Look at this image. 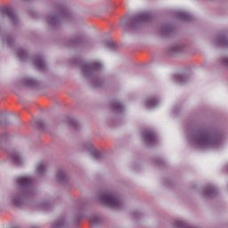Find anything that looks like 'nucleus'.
I'll return each instance as SVG.
<instances>
[{
	"label": "nucleus",
	"mask_w": 228,
	"mask_h": 228,
	"mask_svg": "<svg viewBox=\"0 0 228 228\" xmlns=\"http://www.w3.org/2000/svg\"><path fill=\"white\" fill-rule=\"evenodd\" d=\"M101 201L108 208H112L113 209H118L122 206V201L118 196L110 193H103L101 196Z\"/></svg>",
	"instance_id": "nucleus-1"
},
{
	"label": "nucleus",
	"mask_w": 228,
	"mask_h": 228,
	"mask_svg": "<svg viewBox=\"0 0 228 228\" xmlns=\"http://www.w3.org/2000/svg\"><path fill=\"white\" fill-rule=\"evenodd\" d=\"M196 142L200 145H216L218 143V137L213 136V134L203 132L196 137Z\"/></svg>",
	"instance_id": "nucleus-2"
},
{
	"label": "nucleus",
	"mask_w": 228,
	"mask_h": 228,
	"mask_svg": "<svg viewBox=\"0 0 228 228\" xmlns=\"http://www.w3.org/2000/svg\"><path fill=\"white\" fill-rule=\"evenodd\" d=\"M152 19V15L149 12H141L133 17V25L143 24V22H149Z\"/></svg>",
	"instance_id": "nucleus-3"
},
{
	"label": "nucleus",
	"mask_w": 228,
	"mask_h": 228,
	"mask_svg": "<svg viewBox=\"0 0 228 228\" xmlns=\"http://www.w3.org/2000/svg\"><path fill=\"white\" fill-rule=\"evenodd\" d=\"M101 67V63L99 62H93L90 64H85L82 68L84 74H89L90 72H94V70L99 69Z\"/></svg>",
	"instance_id": "nucleus-4"
},
{
	"label": "nucleus",
	"mask_w": 228,
	"mask_h": 228,
	"mask_svg": "<svg viewBox=\"0 0 228 228\" xmlns=\"http://www.w3.org/2000/svg\"><path fill=\"white\" fill-rule=\"evenodd\" d=\"M2 13L3 15H6V17H9L12 22H15V20H17V16H15V12H13V10L12 9L4 8L3 9Z\"/></svg>",
	"instance_id": "nucleus-5"
},
{
	"label": "nucleus",
	"mask_w": 228,
	"mask_h": 228,
	"mask_svg": "<svg viewBox=\"0 0 228 228\" xmlns=\"http://www.w3.org/2000/svg\"><path fill=\"white\" fill-rule=\"evenodd\" d=\"M86 149L92 154L94 159H99L101 158V153L95 150L92 143H89Z\"/></svg>",
	"instance_id": "nucleus-6"
},
{
	"label": "nucleus",
	"mask_w": 228,
	"mask_h": 228,
	"mask_svg": "<svg viewBox=\"0 0 228 228\" xmlns=\"http://www.w3.org/2000/svg\"><path fill=\"white\" fill-rule=\"evenodd\" d=\"M17 183L20 186H29L31 184V178L28 176H20L17 179Z\"/></svg>",
	"instance_id": "nucleus-7"
},
{
	"label": "nucleus",
	"mask_w": 228,
	"mask_h": 228,
	"mask_svg": "<svg viewBox=\"0 0 228 228\" xmlns=\"http://www.w3.org/2000/svg\"><path fill=\"white\" fill-rule=\"evenodd\" d=\"M144 140L148 143H154L156 142V135L152 132H147L144 134Z\"/></svg>",
	"instance_id": "nucleus-8"
},
{
	"label": "nucleus",
	"mask_w": 228,
	"mask_h": 228,
	"mask_svg": "<svg viewBox=\"0 0 228 228\" xmlns=\"http://www.w3.org/2000/svg\"><path fill=\"white\" fill-rule=\"evenodd\" d=\"M35 66L37 69H42L44 67H45V62H44L42 58H38L35 61Z\"/></svg>",
	"instance_id": "nucleus-9"
},
{
	"label": "nucleus",
	"mask_w": 228,
	"mask_h": 228,
	"mask_svg": "<svg viewBox=\"0 0 228 228\" xmlns=\"http://www.w3.org/2000/svg\"><path fill=\"white\" fill-rule=\"evenodd\" d=\"M12 159L13 163H15L16 165H20L21 160H20V157L19 156V153H13L12 155Z\"/></svg>",
	"instance_id": "nucleus-10"
},
{
	"label": "nucleus",
	"mask_w": 228,
	"mask_h": 228,
	"mask_svg": "<svg viewBox=\"0 0 228 228\" xmlns=\"http://www.w3.org/2000/svg\"><path fill=\"white\" fill-rule=\"evenodd\" d=\"M207 195H209V197L216 195V189L213 186L208 187L207 190Z\"/></svg>",
	"instance_id": "nucleus-11"
},
{
	"label": "nucleus",
	"mask_w": 228,
	"mask_h": 228,
	"mask_svg": "<svg viewBox=\"0 0 228 228\" xmlns=\"http://www.w3.org/2000/svg\"><path fill=\"white\" fill-rule=\"evenodd\" d=\"M158 104V102L156 101V99H151V100H149L147 102H146V106L148 108H154V106H156Z\"/></svg>",
	"instance_id": "nucleus-12"
},
{
	"label": "nucleus",
	"mask_w": 228,
	"mask_h": 228,
	"mask_svg": "<svg viewBox=\"0 0 228 228\" xmlns=\"http://www.w3.org/2000/svg\"><path fill=\"white\" fill-rule=\"evenodd\" d=\"M112 107L114 108V110H117L118 111H122V110L124 109V107L118 102H115Z\"/></svg>",
	"instance_id": "nucleus-13"
},
{
	"label": "nucleus",
	"mask_w": 228,
	"mask_h": 228,
	"mask_svg": "<svg viewBox=\"0 0 228 228\" xmlns=\"http://www.w3.org/2000/svg\"><path fill=\"white\" fill-rule=\"evenodd\" d=\"M89 222H90V224H99V217H97V216H91L89 217Z\"/></svg>",
	"instance_id": "nucleus-14"
},
{
	"label": "nucleus",
	"mask_w": 228,
	"mask_h": 228,
	"mask_svg": "<svg viewBox=\"0 0 228 228\" xmlns=\"http://www.w3.org/2000/svg\"><path fill=\"white\" fill-rule=\"evenodd\" d=\"M67 176L65 175V173L63 171H60L57 173V179L59 181H61L63 179H65Z\"/></svg>",
	"instance_id": "nucleus-15"
},
{
	"label": "nucleus",
	"mask_w": 228,
	"mask_h": 228,
	"mask_svg": "<svg viewBox=\"0 0 228 228\" xmlns=\"http://www.w3.org/2000/svg\"><path fill=\"white\" fill-rule=\"evenodd\" d=\"M37 170L38 174H42L45 170V166L44 164H40L37 166Z\"/></svg>",
	"instance_id": "nucleus-16"
},
{
	"label": "nucleus",
	"mask_w": 228,
	"mask_h": 228,
	"mask_svg": "<svg viewBox=\"0 0 228 228\" xmlns=\"http://www.w3.org/2000/svg\"><path fill=\"white\" fill-rule=\"evenodd\" d=\"M182 20H190V14H188V12H182Z\"/></svg>",
	"instance_id": "nucleus-17"
},
{
	"label": "nucleus",
	"mask_w": 228,
	"mask_h": 228,
	"mask_svg": "<svg viewBox=\"0 0 228 228\" xmlns=\"http://www.w3.org/2000/svg\"><path fill=\"white\" fill-rule=\"evenodd\" d=\"M186 77L183 75H179L177 76V80L179 81V83H184L186 80Z\"/></svg>",
	"instance_id": "nucleus-18"
},
{
	"label": "nucleus",
	"mask_w": 228,
	"mask_h": 228,
	"mask_svg": "<svg viewBox=\"0 0 228 228\" xmlns=\"http://www.w3.org/2000/svg\"><path fill=\"white\" fill-rule=\"evenodd\" d=\"M69 124L70 126H73V127H76V126H77V121L74 119H69Z\"/></svg>",
	"instance_id": "nucleus-19"
},
{
	"label": "nucleus",
	"mask_w": 228,
	"mask_h": 228,
	"mask_svg": "<svg viewBox=\"0 0 228 228\" xmlns=\"http://www.w3.org/2000/svg\"><path fill=\"white\" fill-rule=\"evenodd\" d=\"M28 86H35V81L33 79H29L27 83Z\"/></svg>",
	"instance_id": "nucleus-20"
},
{
	"label": "nucleus",
	"mask_w": 228,
	"mask_h": 228,
	"mask_svg": "<svg viewBox=\"0 0 228 228\" xmlns=\"http://www.w3.org/2000/svg\"><path fill=\"white\" fill-rule=\"evenodd\" d=\"M22 56H26V52L22 51L20 53H18V58H22Z\"/></svg>",
	"instance_id": "nucleus-21"
},
{
	"label": "nucleus",
	"mask_w": 228,
	"mask_h": 228,
	"mask_svg": "<svg viewBox=\"0 0 228 228\" xmlns=\"http://www.w3.org/2000/svg\"><path fill=\"white\" fill-rule=\"evenodd\" d=\"M19 202H20V200H13V204H15V206H20Z\"/></svg>",
	"instance_id": "nucleus-22"
},
{
	"label": "nucleus",
	"mask_w": 228,
	"mask_h": 228,
	"mask_svg": "<svg viewBox=\"0 0 228 228\" xmlns=\"http://www.w3.org/2000/svg\"><path fill=\"white\" fill-rule=\"evenodd\" d=\"M224 64L228 65V59L226 61H224Z\"/></svg>",
	"instance_id": "nucleus-23"
},
{
	"label": "nucleus",
	"mask_w": 228,
	"mask_h": 228,
	"mask_svg": "<svg viewBox=\"0 0 228 228\" xmlns=\"http://www.w3.org/2000/svg\"><path fill=\"white\" fill-rule=\"evenodd\" d=\"M61 225V223H58V226L60 227Z\"/></svg>",
	"instance_id": "nucleus-24"
},
{
	"label": "nucleus",
	"mask_w": 228,
	"mask_h": 228,
	"mask_svg": "<svg viewBox=\"0 0 228 228\" xmlns=\"http://www.w3.org/2000/svg\"><path fill=\"white\" fill-rule=\"evenodd\" d=\"M180 227H183V223L180 224Z\"/></svg>",
	"instance_id": "nucleus-25"
}]
</instances>
